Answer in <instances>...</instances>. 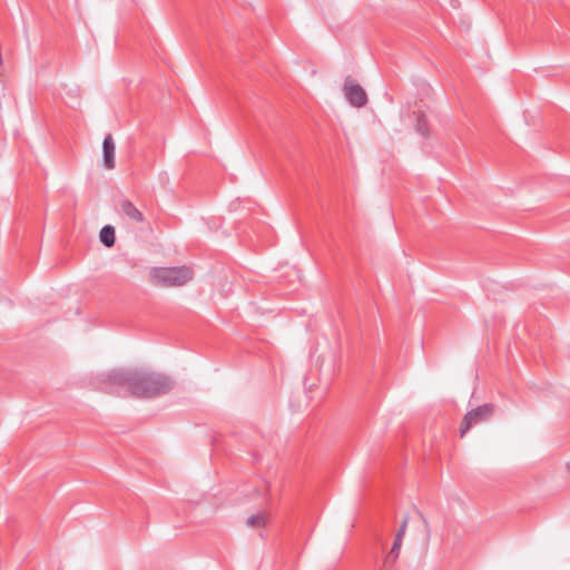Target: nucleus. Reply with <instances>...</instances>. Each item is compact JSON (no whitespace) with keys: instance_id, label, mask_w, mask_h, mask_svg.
Wrapping results in <instances>:
<instances>
[{"instance_id":"obj_13","label":"nucleus","mask_w":570,"mask_h":570,"mask_svg":"<svg viewBox=\"0 0 570 570\" xmlns=\"http://www.w3.org/2000/svg\"><path fill=\"white\" fill-rule=\"evenodd\" d=\"M421 518H422L423 522H424L425 524H428L426 519H425L422 514H421Z\"/></svg>"},{"instance_id":"obj_10","label":"nucleus","mask_w":570,"mask_h":570,"mask_svg":"<svg viewBox=\"0 0 570 570\" xmlns=\"http://www.w3.org/2000/svg\"><path fill=\"white\" fill-rule=\"evenodd\" d=\"M397 559V553H395L394 551H389L384 557L381 570H394Z\"/></svg>"},{"instance_id":"obj_11","label":"nucleus","mask_w":570,"mask_h":570,"mask_svg":"<svg viewBox=\"0 0 570 570\" xmlns=\"http://www.w3.org/2000/svg\"><path fill=\"white\" fill-rule=\"evenodd\" d=\"M403 539H404V537L395 534V539H394L393 546L390 551H394L395 553H397L400 556Z\"/></svg>"},{"instance_id":"obj_3","label":"nucleus","mask_w":570,"mask_h":570,"mask_svg":"<svg viewBox=\"0 0 570 570\" xmlns=\"http://www.w3.org/2000/svg\"><path fill=\"white\" fill-rule=\"evenodd\" d=\"M494 405L489 403L469 411L461 422L460 438H464L471 428L489 421L494 414Z\"/></svg>"},{"instance_id":"obj_2","label":"nucleus","mask_w":570,"mask_h":570,"mask_svg":"<svg viewBox=\"0 0 570 570\" xmlns=\"http://www.w3.org/2000/svg\"><path fill=\"white\" fill-rule=\"evenodd\" d=\"M151 284L161 287L184 286L194 277V272L188 266L179 267H153L148 273Z\"/></svg>"},{"instance_id":"obj_12","label":"nucleus","mask_w":570,"mask_h":570,"mask_svg":"<svg viewBox=\"0 0 570 570\" xmlns=\"http://www.w3.org/2000/svg\"><path fill=\"white\" fill-rule=\"evenodd\" d=\"M407 522H409V517H405L400 525L399 531L396 532L397 535H401V537L405 535V532L407 529Z\"/></svg>"},{"instance_id":"obj_4","label":"nucleus","mask_w":570,"mask_h":570,"mask_svg":"<svg viewBox=\"0 0 570 570\" xmlns=\"http://www.w3.org/2000/svg\"><path fill=\"white\" fill-rule=\"evenodd\" d=\"M343 91L346 100L353 107L361 108L367 104L365 90L350 76L344 81Z\"/></svg>"},{"instance_id":"obj_7","label":"nucleus","mask_w":570,"mask_h":570,"mask_svg":"<svg viewBox=\"0 0 570 570\" xmlns=\"http://www.w3.org/2000/svg\"><path fill=\"white\" fill-rule=\"evenodd\" d=\"M100 242L106 247H112L115 245V228L111 225H106L101 228L99 234Z\"/></svg>"},{"instance_id":"obj_1","label":"nucleus","mask_w":570,"mask_h":570,"mask_svg":"<svg viewBox=\"0 0 570 570\" xmlns=\"http://www.w3.org/2000/svg\"><path fill=\"white\" fill-rule=\"evenodd\" d=\"M111 385L126 386L130 394L141 399H153L173 390L174 381L160 373L145 370H116L107 375Z\"/></svg>"},{"instance_id":"obj_6","label":"nucleus","mask_w":570,"mask_h":570,"mask_svg":"<svg viewBox=\"0 0 570 570\" xmlns=\"http://www.w3.org/2000/svg\"><path fill=\"white\" fill-rule=\"evenodd\" d=\"M121 213L135 223H142L145 217L142 213L128 199H124L119 204Z\"/></svg>"},{"instance_id":"obj_14","label":"nucleus","mask_w":570,"mask_h":570,"mask_svg":"<svg viewBox=\"0 0 570 570\" xmlns=\"http://www.w3.org/2000/svg\"><path fill=\"white\" fill-rule=\"evenodd\" d=\"M567 469L570 472V462L567 463Z\"/></svg>"},{"instance_id":"obj_9","label":"nucleus","mask_w":570,"mask_h":570,"mask_svg":"<svg viewBox=\"0 0 570 570\" xmlns=\"http://www.w3.org/2000/svg\"><path fill=\"white\" fill-rule=\"evenodd\" d=\"M415 129L423 137H428L430 135L428 121H426V118H425V116L423 114L417 115L416 124H415Z\"/></svg>"},{"instance_id":"obj_8","label":"nucleus","mask_w":570,"mask_h":570,"mask_svg":"<svg viewBox=\"0 0 570 570\" xmlns=\"http://www.w3.org/2000/svg\"><path fill=\"white\" fill-rule=\"evenodd\" d=\"M267 522V514L265 512H259L257 514L250 515L247 519V525L252 528H261L264 527Z\"/></svg>"},{"instance_id":"obj_5","label":"nucleus","mask_w":570,"mask_h":570,"mask_svg":"<svg viewBox=\"0 0 570 570\" xmlns=\"http://www.w3.org/2000/svg\"><path fill=\"white\" fill-rule=\"evenodd\" d=\"M104 165L107 169H114L115 164V142L111 134H108L102 142Z\"/></svg>"}]
</instances>
